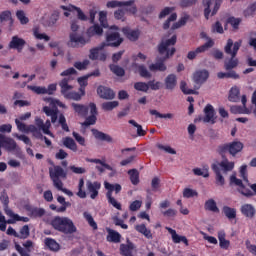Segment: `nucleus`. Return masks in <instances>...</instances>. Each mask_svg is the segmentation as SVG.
<instances>
[{
  "instance_id": "obj_1",
  "label": "nucleus",
  "mask_w": 256,
  "mask_h": 256,
  "mask_svg": "<svg viewBox=\"0 0 256 256\" xmlns=\"http://www.w3.org/2000/svg\"><path fill=\"white\" fill-rule=\"evenodd\" d=\"M242 41L233 42V39H228L224 47V53L230 55V58L224 60V69L228 72H218V79H240L239 74L233 69L237 68L239 65V59L237 58V53L241 49Z\"/></svg>"
},
{
  "instance_id": "obj_2",
  "label": "nucleus",
  "mask_w": 256,
  "mask_h": 256,
  "mask_svg": "<svg viewBox=\"0 0 256 256\" xmlns=\"http://www.w3.org/2000/svg\"><path fill=\"white\" fill-rule=\"evenodd\" d=\"M177 43V35H173L170 39H167L166 41H162L158 45V53L159 55H165L164 57L157 60L155 64H151L149 66V69L151 71H167V66L165 65V61L169 59L170 57H173L175 55V47H173ZM171 47V49H169Z\"/></svg>"
},
{
  "instance_id": "obj_3",
  "label": "nucleus",
  "mask_w": 256,
  "mask_h": 256,
  "mask_svg": "<svg viewBox=\"0 0 256 256\" xmlns=\"http://www.w3.org/2000/svg\"><path fill=\"white\" fill-rule=\"evenodd\" d=\"M51 225L55 231L64 233V235H73V233H77V227L69 217L56 216L52 219Z\"/></svg>"
},
{
  "instance_id": "obj_4",
  "label": "nucleus",
  "mask_w": 256,
  "mask_h": 256,
  "mask_svg": "<svg viewBox=\"0 0 256 256\" xmlns=\"http://www.w3.org/2000/svg\"><path fill=\"white\" fill-rule=\"evenodd\" d=\"M243 147V142L232 141L229 143L220 144L217 147L216 152L218 153V155H220V157H225L227 153H229V155H232V157H235L237 153H241L243 151Z\"/></svg>"
},
{
  "instance_id": "obj_5",
  "label": "nucleus",
  "mask_w": 256,
  "mask_h": 256,
  "mask_svg": "<svg viewBox=\"0 0 256 256\" xmlns=\"http://www.w3.org/2000/svg\"><path fill=\"white\" fill-rule=\"evenodd\" d=\"M71 31H73V33L70 34V41L68 43L70 47H85V44L91 41V39H85V37L77 34V31H79V24H77V20L71 22Z\"/></svg>"
},
{
  "instance_id": "obj_6",
  "label": "nucleus",
  "mask_w": 256,
  "mask_h": 256,
  "mask_svg": "<svg viewBox=\"0 0 256 256\" xmlns=\"http://www.w3.org/2000/svg\"><path fill=\"white\" fill-rule=\"evenodd\" d=\"M50 179L53 182L54 187L61 188L63 181L61 179H67V172L63 167L56 165L49 168Z\"/></svg>"
},
{
  "instance_id": "obj_7",
  "label": "nucleus",
  "mask_w": 256,
  "mask_h": 256,
  "mask_svg": "<svg viewBox=\"0 0 256 256\" xmlns=\"http://www.w3.org/2000/svg\"><path fill=\"white\" fill-rule=\"evenodd\" d=\"M222 3L223 0H203V5L206 6L204 9L205 19L208 20L210 15L211 17L217 15Z\"/></svg>"
},
{
  "instance_id": "obj_8",
  "label": "nucleus",
  "mask_w": 256,
  "mask_h": 256,
  "mask_svg": "<svg viewBox=\"0 0 256 256\" xmlns=\"http://www.w3.org/2000/svg\"><path fill=\"white\" fill-rule=\"evenodd\" d=\"M213 45H215V42L209 39L205 44L197 47L193 51L188 52L187 59H189L190 61H193V59H195L199 55V53H205V51L211 49Z\"/></svg>"
},
{
  "instance_id": "obj_9",
  "label": "nucleus",
  "mask_w": 256,
  "mask_h": 256,
  "mask_svg": "<svg viewBox=\"0 0 256 256\" xmlns=\"http://www.w3.org/2000/svg\"><path fill=\"white\" fill-rule=\"evenodd\" d=\"M123 43V38L119 32H111L106 35V47H119Z\"/></svg>"
},
{
  "instance_id": "obj_10",
  "label": "nucleus",
  "mask_w": 256,
  "mask_h": 256,
  "mask_svg": "<svg viewBox=\"0 0 256 256\" xmlns=\"http://www.w3.org/2000/svg\"><path fill=\"white\" fill-rule=\"evenodd\" d=\"M192 79L195 85H198L197 89H199L209 79V71L205 69L197 70L194 72Z\"/></svg>"
},
{
  "instance_id": "obj_11",
  "label": "nucleus",
  "mask_w": 256,
  "mask_h": 256,
  "mask_svg": "<svg viewBox=\"0 0 256 256\" xmlns=\"http://www.w3.org/2000/svg\"><path fill=\"white\" fill-rule=\"evenodd\" d=\"M204 114L205 117L199 118V121H203V123H211L212 125H215V108H213V105L207 104L204 108Z\"/></svg>"
},
{
  "instance_id": "obj_12",
  "label": "nucleus",
  "mask_w": 256,
  "mask_h": 256,
  "mask_svg": "<svg viewBox=\"0 0 256 256\" xmlns=\"http://www.w3.org/2000/svg\"><path fill=\"white\" fill-rule=\"evenodd\" d=\"M25 210L27 211L29 217H32V219H41V217H45V209L39 208L31 205H26Z\"/></svg>"
},
{
  "instance_id": "obj_13",
  "label": "nucleus",
  "mask_w": 256,
  "mask_h": 256,
  "mask_svg": "<svg viewBox=\"0 0 256 256\" xmlns=\"http://www.w3.org/2000/svg\"><path fill=\"white\" fill-rule=\"evenodd\" d=\"M25 45H27V42L23 38H19V36H13L11 41L8 44L9 49H16L18 53H21L23 51Z\"/></svg>"
},
{
  "instance_id": "obj_14",
  "label": "nucleus",
  "mask_w": 256,
  "mask_h": 256,
  "mask_svg": "<svg viewBox=\"0 0 256 256\" xmlns=\"http://www.w3.org/2000/svg\"><path fill=\"white\" fill-rule=\"evenodd\" d=\"M3 148L8 151V153H13L15 151L16 155H21V147L17 145L12 138H5L4 143H2Z\"/></svg>"
},
{
  "instance_id": "obj_15",
  "label": "nucleus",
  "mask_w": 256,
  "mask_h": 256,
  "mask_svg": "<svg viewBox=\"0 0 256 256\" xmlns=\"http://www.w3.org/2000/svg\"><path fill=\"white\" fill-rule=\"evenodd\" d=\"M86 187L88 193H90V198L97 199V197H99V189H101V182H91L90 180H88L86 182Z\"/></svg>"
},
{
  "instance_id": "obj_16",
  "label": "nucleus",
  "mask_w": 256,
  "mask_h": 256,
  "mask_svg": "<svg viewBox=\"0 0 256 256\" xmlns=\"http://www.w3.org/2000/svg\"><path fill=\"white\" fill-rule=\"evenodd\" d=\"M57 201L60 203L61 207H57L55 204L50 205V209L52 211H56V213H65L68 207H71V202L65 201V197L58 196Z\"/></svg>"
},
{
  "instance_id": "obj_17",
  "label": "nucleus",
  "mask_w": 256,
  "mask_h": 256,
  "mask_svg": "<svg viewBox=\"0 0 256 256\" xmlns=\"http://www.w3.org/2000/svg\"><path fill=\"white\" fill-rule=\"evenodd\" d=\"M22 245L24 248L21 247V245H19V244H15V249L19 253V255L20 256H31V254H29V253L31 252V248H33V241L27 240Z\"/></svg>"
},
{
  "instance_id": "obj_18",
  "label": "nucleus",
  "mask_w": 256,
  "mask_h": 256,
  "mask_svg": "<svg viewBox=\"0 0 256 256\" xmlns=\"http://www.w3.org/2000/svg\"><path fill=\"white\" fill-rule=\"evenodd\" d=\"M97 93L101 99L111 100L115 99V92L111 88L105 86H99L97 88Z\"/></svg>"
},
{
  "instance_id": "obj_19",
  "label": "nucleus",
  "mask_w": 256,
  "mask_h": 256,
  "mask_svg": "<svg viewBox=\"0 0 256 256\" xmlns=\"http://www.w3.org/2000/svg\"><path fill=\"white\" fill-rule=\"evenodd\" d=\"M61 9L63 11H68L69 13H77V17L80 21H87V15L83 13V10L81 8L75 6V5H69V6H61Z\"/></svg>"
},
{
  "instance_id": "obj_20",
  "label": "nucleus",
  "mask_w": 256,
  "mask_h": 256,
  "mask_svg": "<svg viewBox=\"0 0 256 256\" xmlns=\"http://www.w3.org/2000/svg\"><path fill=\"white\" fill-rule=\"evenodd\" d=\"M221 158L222 161L217 164L218 169L221 168L224 173H229V171H233V169H235V162L229 161L225 155L221 156Z\"/></svg>"
},
{
  "instance_id": "obj_21",
  "label": "nucleus",
  "mask_w": 256,
  "mask_h": 256,
  "mask_svg": "<svg viewBox=\"0 0 256 256\" xmlns=\"http://www.w3.org/2000/svg\"><path fill=\"white\" fill-rule=\"evenodd\" d=\"M122 33L129 39V41H137L141 35V31L139 29L133 30L129 27H124L122 29Z\"/></svg>"
},
{
  "instance_id": "obj_22",
  "label": "nucleus",
  "mask_w": 256,
  "mask_h": 256,
  "mask_svg": "<svg viewBox=\"0 0 256 256\" xmlns=\"http://www.w3.org/2000/svg\"><path fill=\"white\" fill-rule=\"evenodd\" d=\"M131 5H135V0H129V1L111 0L107 2L106 7H108V9H115V7H131Z\"/></svg>"
},
{
  "instance_id": "obj_23",
  "label": "nucleus",
  "mask_w": 256,
  "mask_h": 256,
  "mask_svg": "<svg viewBox=\"0 0 256 256\" xmlns=\"http://www.w3.org/2000/svg\"><path fill=\"white\" fill-rule=\"evenodd\" d=\"M43 113H45L47 117H51V123H57V119H59V109L44 106Z\"/></svg>"
},
{
  "instance_id": "obj_24",
  "label": "nucleus",
  "mask_w": 256,
  "mask_h": 256,
  "mask_svg": "<svg viewBox=\"0 0 256 256\" xmlns=\"http://www.w3.org/2000/svg\"><path fill=\"white\" fill-rule=\"evenodd\" d=\"M167 230L172 236L173 243H184L186 247H189V240H187V237L179 236V234H177V231H175L173 228H167Z\"/></svg>"
},
{
  "instance_id": "obj_25",
  "label": "nucleus",
  "mask_w": 256,
  "mask_h": 256,
  "mask_svg": "<svg viewBox=\"0 0 256 256\" xmlns=\"http://www.w3.org/2000/svg\"><path fill=\"white\" fill-rule=\"evenodd\" d=\"M108 233L106 240L108 243H121V234L111 228H106Z\"/></svg>"
},
{
  "instance_id": "obj_26",
  "label": "nucleus",
  "mask_w": 256,
  "mask_h": 256,
  "mask_svg": "<svg viewBox=\"0 0 256 256\" xmlns=\"http://www.w3.org/2000/svg\"><path fill=\"white\" fill-rule=\"evenodd\" d=\"M92 135L97 139L98 141H106V143H113V137L109 134H105L104 132H101L97 129L91 130Z\"/></svg>"
},
{
  "instance_id": "obj_27",
  "label": "nucleus",
  "mask_w": 256,
  "mask_h": 256,
  "mask_svg": "<svg viewBox=\"0 0 256 256\" xmlns=\"http://www.w3.org/2000/svg\"><path fill=\"white\" fill-rule=\"evenodd\" d=\"M240 211L244 217H247L248 219H253L255 217V207L251 204H244L241 206Z\"/></svg>"
},
{
  "instance_id": "obj_28",
  "label": "nucleus",
  "mask_w": 256,
  "mask_h": 256,
  "mask_svg": "<svg viewBox=\"0 0 256 256\" xmlns=\"http://www.w3.org/2000/svg\"><path fill=\"white\" fill-rule=\"evenodd\" d=\"M211 169L216 175V185H220V187H223V185H225V178L221 174V168H219L218 164L213 163L211 165Z\"/></svg>"
},
{
  "instance_id": "obj_29",
  "label": "nucleus",
  "mask_w": 256,
  "mask_h": 256,
  "mask_svg": "<svg viewBox=\"0 0 256 256\" xmlns=\"http://www.w3.org/2000/svg\"><path fill=\"white\" fill-rule=\"evenodd\" d=\"M165 88L168 91H173L177 87V76L175 74H169L165 80Z\"/></svg>"
},
{
  "instance_id": "obj_30",
  "label": "nucleus",
  "mask_w": 256,
  "mask_h": 256,
  "mask_svg": "<svg viewBox=\"0 0 256 256\" xmlns=\"http://www.w3.org/2000/svg\"><path fill=\"white\" fill-rule=\"evenodd\" d=\"M73 110L75 111V113H77V115H79L80 117H87L88 113H89V107L83 104H77V103H72L71 104Z\"/></svg>"
},
{
  "instance_id": "obj_31",
  "label": "nucleus",
  "mask_w": 256,
  "mask_h": 256,
  "mask_svg": "<svg viewBox=\"0 0 256 256\" xmlns=\"http://www.w3.org/2000/svg\"><path fill=\"white\" fill-rule=\"evenodd\" d=\"M227 237V234H225V231L221 230L218 232V240H219V246L220 249H224L227 251L229 247H231V241L225 239Z\"/></svg>"
},
{
  "instance_id": "obj_32",
  "label": "nucleus",
  "mask_w": 256,
  "mask_h": 256,
  "mask_svg": "<svg viewBox=\"0 0 256 256\" xmlns=\"http://www.w3.org/2000/svg\"><path fill=\"white\" fill-rule=\"evenodd\" d=\"M0 201L3 203L4 211L6 215H12L13 210L9 209V195L6 190H3L0 194Z\"/></svg>"
},
{
  "instance_id": "obj_33",
  "label": "nucleus",
  "mask_w": 256,
  "mask_h": 256,
  "mask_svg": "<svg viewBox=\"0 0 256 256\" xmlns=\"http://www.w3.org/2000/svg\"><path fill=\"white\" fill-rule=\"evenodd\" d=\"M105 47H107V44L102 42L100 46L90 49L89 59H91V61H97V59H99V51H103Z\"/></svg>"
},
{
  "instance_id": "obj_34",
  "label": "nucleus",
  "mask_w": 256,
  "mask_h": 256,
  "mask_svg": "<svg viewBox=\"0 0 256 256\" xmlns=\"http://www.w3.org/2000/svg\"><path fill=\"white\" fill-rule=\"evenodd\" d=\"M86 33L88 37H95V35L101 37V35H103V27L99 26V24H94L87 29Z\"/></svg>"
},
{
  "instance_id": "obj_35",
  "label": "nucleus",
  "mask_w": 256,
  "mask_h": 256,
  "mask_svg": "<svg viewBox=\"0 0 256 256\" xmlns=\"http://www.w3.org/2000/svg\"><path fill=\"white\" fill-rule=\"evenodd\" d=\"M44 243L50 251H54L55 253H57V251L61 249V245H59V243H57V240L53 238H45Z\"/></svg>"
},
{
  "instance_id": "obj_36",
  "label": "nucleus",
  "mask_w": 256,
  "mask_h": 256,
  "mask_svg": "<svg viewBox=\"0 0 256 256\" xmlns=\"http://www.w3.org/2000/svg\"><path fill=\"white\" fill-rule=\"evenodd\" d=\"M135 230L138 233H141V235H144L146 239H153V234L151 233V230H149L145 224L136 225Z\"/></svg>"
},
{
  "instance_id": "obj_37",
  "label": "nucleus",
  "mask_w": 256,
  "mask_h": 256,
  "mask_svg": "<svg viewBox=\"0 0 256 256\" xmlns=\"http://www.w3.org/2000/svg\"><path fill=\"white\" fill-rule=\"evenodd\" d=\"M241 94V91L239 90V87L234 86L229 91L228 100L232 103H238L240 100L239 95Z\"/></svg>"
},
{
  "instance_id": "obj_38",
  "label": "nucleus",
  "mask_w": 256,
  "mask_h": 256,
  "mask_svg": "<svg viewBox=\"0 0 256 256\" xmlns=\"http://www.w3.org/2000/svg\"><path fill=\"white\" fill-rule=\"evenodd\" d=\"M205 211H211L212 213H219V207H217V202L212 198L208 199L204 204Z\"/></svg>"
},
{
  "instance_id": "obj_39",
  "label": "nucleus",
  "mask_w": 256,
  "mask_h": 256,
  "mask_svg": "<svg viewBox=\"0 0 256 256\" xmlns=\"http://www.w3.org/2000/svg\"><path fill=\"white\" fill-rule=\"evenodd\" d=\"M63 145L67 149H70V151L77 153V143H75V140H73V138L71 137L63 138Z\"/></svg>"
},
{
  "instance_id": "obj_40",
  "label": "nucleus",
  "mask_w": 256,
  "mask_h": 256,
  "mask_svg": "<svg viewBox=\"0 0 256 256\" xmlns=\"http://www.w3.org/2000/svg\"><path fill=\"white\" fill-rule=\"evenodd\" d=\"M222 213H224L227 219H236L237 217V209L231 208L229 206H223Z\"/></svg>"
},
{
  "instance_id": "obj_41",
  "label": "nucleus",
  "mask_w": 256,
  "mask_h": 256,
  "mask_svg": "<svg viewBox=\"0 0 256 256\" xmlns=\"http://www.w3.org/2000/svg\"><path fill=\"white\" fill-rule=\"evenodd\" d=\"M59 87L61 88V93L65 95L67 92L73 89V86L69 85V78H64L59 82Z\"/></svg>"
},
{
  "instance_id": "obj_42",
  "label": "nucleus",
  "mask_w": 256,
  "mask_h": 256,
  "mask_svg": "<svg viewBox=\"0 0 256 256\" xmlns=\"http://www.w3.org/2000/svg\"><path fill=\"white\" fill-rule=\"evenodd\" d=\"M83 217L86 219L88 225L92 227L93 231H97V229H99L97 222H95V219H93V216L89 212H84Z\"/></svg>"
},
{
  "instance_id": "obj_43",
  "label": "nucleus",
  "mask_w": 256,
  "mask_h": 256,
  "mask_svg": "<svg viewBox=\"0 0 256 256\" xmlns=\"http://www.w3.org/2000/svg\"><path fill=\"white\" fill-rule=\"evenodd\" d=\"M83 217L86 219L88 225L92 227L93 231H97V229H99L97 222H95V219H93V216L89 212H84Z\"/></svg>"
},
{
  "instance_id": "obj_44",
  "label": "nucleus",
  "mask_w": 256,
  "mask_h": 256,
  "mask_svg": "<svg viewBox=\"0 0 256 256\" xmlns=\"http://www.w3.org/2000/svg\"><path fill=\"white\" fill-rule=\"evenodd\" d=\"M27 89H29V91H33L36 95H47V88L45 86L28 85Z\"/></svg>"
},
{
  "instance_id": "obj_45",
  "label": "nucleus",
  "mask_w": 256,
  "mask_h": 256,
  "mask_svg": "<svg viewBox=\"0 0 256 256\" xmlns=\"http://www.w3.org/2000/svg\"><path fill=\"white\" fill-rule=\"evenodd\" d=\"M244 17H255L256 15V1L251 3L244 11Z\"/></svg>"
},
{
  "instance_id": "obj_46",
  "label": "nucleus",
  "mask_w": 256,
  "mask_h": 256,
  "mask_svg": "<svg viewBox=\"0 0 256 256\" xmlns=\"http://www.w3.org/2000/svg\"><path fill=\"white\" fill-rule=\"evenodd\" d=\"M128 175L132 185H139V171L137 169H130Z\"/></svg>"
},
{
  "instance_id": "obj_47",
  "label": "nucleus",
  "mask_w": 256,
  "mask_h": 256,
  "mask_svg": "<svg viewBox=\"0 0 256 256\" xmlns=\"http://www.w3.org/2000/svg\"><path fill=\"white\" fill-rule=\"evenodd\" d=\"M33 35H34L35 39H38L39 41H43V40H45L46 42L51 41V37H49L45 33L39 32V27L33 28Z\"/></svg>"
},
{
  "instance_id": "obj_48",
  "label": "nucleus",
  "mask_w": 256,
  "mask_h": 256,
  "mask_svg": "<svg viewBox=\"0 0 256 256\" xmlns=\"http://www.w3.org/2000/svg\"><path fill=\"white\" fill-rule=\"evenodd\" d=\"M187 21H189V15H185L184 17H181L179 21L174 23L171 27L172 31H175V29H181V27L187 25Z\"/></svg>"
},
{
  "instance_id": "obj_49",
  "label": "nucleus",
  "mask_w": 256,
  "mask_h": 256,
  "mask_svg": "<svg viewBox=\"0 0 256 256\" xmlns=\"http://www.w3.org/2000/svg\"><path fill=\"white\" fill-rule=\"evenodd\" d=\"M128 123L136 127L138 137H145L147 135V131L143 130V126L137 123L135 120H129Z\"/></svg>"
},
{
  "instance_id": "obj_50",
  "label": "nucleus",
  "mask_w": 256,
  "mask_h": 256,
  "mask_svg": "<svg viewBox=\"0 0 256 256\" xmlns=\"http://www.w3.org/2000/svg\"><path fill=\"white\" fill-rule=\"evenodd\" d=\"M136 67L140 77H144V79H150L151 72L147 70V67H145V65H136Z\"/></svg>"
},
{
  "instance_id": "obj_51",
  "label": "nucleus",
  "mask_w": 256,
  "mask_h": 256,
  "mask_svg": "<svg viewBox=\"0 0 256 256\" xmlns=\"http://www.w3.org/2000/svg\"><path fill=\"white\" fill-rule=\"evenodd\" d=\"M88 81H89L88 75L78 78V83L80 85V91H81L82 95H85V87H87V85H89Z\"/></svg>"
},
{
  "instance_id": "obj_52",
  "label": "nucleus",
  "mask_w": 256,
  "mask_h": 256,
  "mask_svg": "<svg viewBox=\"0 0 256 256\" xmlns=\"http://www.w3.org/2000/svg\"><path fill=\"white\" fill-rule=\"evenodd\" d=\"M109 67H110V71H112L114 75H117V77L125 76V69H123L119 65L111 64Z\"/></svg>"
},
{
  "instance_id": "obj_53",
  "label": "nucleus",
  "mask_w": 256,
  "mask_h": 256,
  "mask_svg": "<svg viewBox=\"0 0 256 256\" xmlns=\"http://www.w3.org/2000/svg\"><path fill=\"white\" fill-rule=\"evenodd\" d=\"M150 115H154L156 119H173V114L172 113H167V114H161V112L157 110H149Z\"/></svg>"
},
{
  "instance_id": "obj_54",
  "label": "nucleus",
  "mask_w": 256,
  "mask_h": 256,
  "mask_svg": "<svg viewBox=\"0 0 256 256\" xmlns=\"http://www.w3.org/2000/svg\"><path fill=\"white\" fill-rule=\"evenodd\" d=\"M59 21V12H54L51 14L49 19L46 21L47 27H55Z\"/></svg>"
},
{
  "instance_id": "obj_55",
  "label": "nucleus",
  "mask_w": 256,
  "mask_h": 256,
  "mask_svg": "<svg viewBox=\"0 0 256 256\" xmlns=\"http://www.w3.org/2000/svg\"><path fill=\"white\" fill-rule=\"evenodd\" d=\"M83 187H85V180L80 178L77 192V196L80 197V199H85V197H87V192L83 190Z\"/></svg>"
},
{
  "instance_id": "obj_56",
  "label": "nucleus",
  "mask_w": 256,
  "mask_h": 256,
  "mask_svg": "<svg viewBox=\"0 0 256 256\" xmlns=\"http://www.w3.org/2000/svg\"><path fill=\"white\" fill-rule=\"evenodd\" d=\"M119 107L118 101L104 102L102 103L103 111H113V109Z\"/></svg>"
},
{
  "instance_id": "obj_57",
  "label": "nucleus",
  "mask_w": 256,
  "mask_h": 256,
  "mask_svg": "<svg viewBox=\"0 0 256 256\" xmlns=\"http://www.w3.org/2000/svg\"><path fill=\"white\" fill-rule=\"evenodd\" d=\"M83 94H79V92L71 91L66 92L64 94L65 99H71L72 101H81V97Z\"/></svg>"
},
{
  "instance_id": "obj_58",
  "label": "nucleus",
  "mask_w": 256,
  "mask_h": 256,
  "mask_svg": "<svg viewBox=\"0 0 256 256\" xmlns=\"http://www.w3.org/2000/svg\"><path fill=\"white\" fill-rule=\"evenodd\" d=\"M29 235H31L29 225H24L18 233V239H28Z\"/></svg>"
},
{
  "instance_id": "obj_59",
  "label": "nucleus",
  "mask_w": 256,
  "mask_h": 256,
  "mask_svg": "<svg viewBox=\"0 0 256 256\" xmlns=\"http://www.w3.org/2000/svg\"><path fill=\"white\" fill-rule=\"evenodd\" d=\"M183 197L184 199H191L192 197H199V193L191 188H184Z\"/></svg>"
},
{
  "instance_id": "obj_60",
  "label": "nucleus",
  "mask_w": 256,
  "mask_h": 256,
  "mask_svg": "<svg viewBox=\"0 0 256 256\" xmlns=\"http://www.w3.org/2000/svg\"><path fill=\"white\" fill-rule=\"evenodd\" d=\"M91 62L87 59L81 61H77L74 63V67L75 69H77L78 71H85V69H87V67H89V64Z\"/></svg>"
},
{
  "instance_id": "obj_61",
  "label": "nucleus",
  "mask_w": 256,
  "mask_h": 256,
  "mask_svg": "<svg viewBox=\"0 0 256 256\" xmlns=\"http://www.w3.org/2000/svg\"><path fill=\"white\" fill-rule=\"evenodd\" d=\"M239 177H241V179H243L245 183H249V174L247 172V164H244L240 167Z\"/></svg>"
},
{
  "instance_id": "obj_62",
  "label": "nucleus",
  "mask_w": 256,
  "mask_h": 256,
  "mask_svg": "<svg viewBox=\"0 0 256 256\" xmlns=\"http://www.w3.org/2000/svg\"><path fill=\"white\" fill-rule=\"evenodd\" d=\"M134 89H136V91H142L143 93H147L149 91V83L136 82L134 84Z\"/></svg>"
},
{
  "instance_id": "obj_63",
  "label": "nucleus",
  "mask_w": 256,
  "mask_h": 256,
  "mask_svg": "<svg viewBox=\"0 0 256 256\" xmlns=\"http://www.w3.org/2000/svg\"><path fill=\"white\" fill-rule=\"evenodd\" d=\"M4 21H10V23H13V18L11 17V11L5 10L0 13V23H3Z\"/></svg>"
},
{
  "instance_id": "obj_64",
  "label": "nucleus",
  "mask_w": 256,
  "mask_h": 256,
  "mask_svg": "<svg viewBox=\"0 0 256 256\" xmlns=\"http://www.w3.org/2000/svg\"><path fill=\"white\" fill-rule=\"evenodd\" d=\"M211 31H212L213 33H218V34H220V35H223V33H224L223 24H221V22H219V21H216V22L212 25Z\"/></svg>"
}]
</instances>
